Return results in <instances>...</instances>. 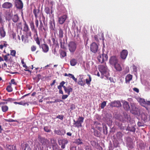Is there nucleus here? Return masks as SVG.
<instances>
[{
  "mask_svg": "<svg viewBox=\"0 0 150 150\" xmlns=\"http://www.w3.org/2000/svg\"><path fill=\"white\" fill-rule=\"evenodd\" d=\"M38 141L42 144V146H45L47 147L50 146V141L45 137L41 136L40 135L38 136Z\"/></svg>",
  "mask_w": 150,
  "mask_h": 150,
  "instance_id": "f257e3e1",
  "label": "nucleus"
},
{
  "mask_svg": "<svg viewBox=\"0 0 150 150\" xmlns=\"http://www.w3.org/2000/svg\"><path fill=\"white\" fill-rule=\"evenodd\" d=\"M131 109L130 112L133 115H138L140 113L141 111H142V109H139L136 107L135 104L134 103H131Z\"/></svg>",
  "mask_w": 150,
  "mask_h": 150,
  "instance_id": "f03ea898",
  "label": "nucleus"
},
{
  "mask_svg": "<svg viewBox=\"0 0 150 150\" xmlns=\"http://www.w3.org/2000/svg\"><path fill=\"white\" fill-rule=\"evenodd\" d=\"M65 83V82L63 81L60 83V84L62 86L63 88L65 93H67L68 95H69L70 92L73 91V88L70 86L66 87L64 86Z\"/></svg>",
  "mask_w": 150,
  "mask_h": 150,
  "instance_id": "7ed1b4c3",
  "label": "nucleus"
},
{
  "mask_svg": "<svg viewBox=\"0 0 150 150\" xmlns=\"http://www.w3.org/2000/svg\"><path fill=\"white\" fill-rule=\"evenodd\" d=\"M68 46L70 52L74 53L76 50L77 45L75 42L71 41L69 43Z\"/></svg>",
  "mask_w": 150,
  "mask_h": 150,
  "instance_id": "20e7f679",
  "label": "nucleus"
},
{
  "mask_svg": "<svg viewBox=\"0 0 150 150\" xmlns=\"http://www.w3.org/2000/svg\"><path fill=\"white\" fill-rule=\"evenodd\" d=\"M126 145L129 150H132L134 147V144L132 142V139L130 137H127Z\"/></svg>",
  "mask_w": 150,
  "mask_h": 150,
  "instance_id": "39448f33",
  "label": "nucleus"
},
{
  "mask_svg": "<svg viewBox=\"0 0 150 150\" xmlns=\"http://www.w3.org/2000/svg\"><path fill=\"white\" fill-rule=\"evenodd\" d=\"M14 5L17 9L22 10L23 7V3L21 0H15Z\"/></svg>",
  "mask_w": 150,
  "mask_h": 150,
  "instance_id": "423d86ee",
  "label": "nucleus"
},
{
  "mask_svg": "<svg viewBox=\"0 0 150 150\" xmlns=\"http://www.w3.org/2000/svg\"><path fill=\"white\" fill-rule=\"evenodd\" d=\"M109 105L112 107L120 108L122 106L119 100L112 101L109 103Z\"/></svg>",
  "mask_w": 150,
  "mask_h": 150,
  "instance_id": "0eeeda50",
  "label": "nucleus"
},
{
  "mask_svg": "<svg viewBox=\"0 0 150 150\" xmlns=\"http://www.w3.org/2000/svg\"><path fill=\"white\" fill-rule=\"evenodd\" d=\"M90 49L92 52L96 53L98 50V45L96 42H93L90 45Z\"/></svg>",
  "mask_w": 150,
  "mask_h": 150,
  "instance_id": "6e6552de",
  "label": "nucleus"
},
{
  "mask_svg": "<svg viewBox=\"0 0 150 150\" xmlns=\"http://www.w3.org/2000/svg\"><path fill=\"white\" fill-rule=\"evenodd\" d=\"M109 62L112 65H114L118 63V59L117 57L115 56H113L110 57L109 59Z\"/></svg>",
  "mask_w": 150,
  "mask_h": 150,
  "instance_id": "1a4fd4ad",
  "label": "nucleus"
},
{
  "mask_svg": "<svg viewBox=\"0 0 150 150\" xmlns=\"http://www.w3.org/2000/svg\"><path fill=\"white\" fill-rule=\"evenodd\" d=\"M84 119V117L79 116L77 120L76 121V122L74 125L75 127L78 128L80 127H82V123L83 122Z\"/></svg>",
  "mask_w": 150,
  "mask_h": 150,
  "instance_id": "9d476101",
  "label": "nucleus"
},
{
  "mask_svg": "<svg viewBox=\"0 0 150 150\" xmlns=\"http://www.w3.org/2000/svg\"><path fill=\"white\" fill-rule=\"evenodd\" d=\"M138 115L140 116L142 122H146L147 121L148 115L146 113L143 112L142 111Z\"/></svg>",
  "mask_w": 150,
  "mask_h": 150,
  "instance_id": "9b49d317",
  "label": "nucleus"
},
{
  "mask_svg": "<svg viewBox=\"0 0 150 150\" xmlns=\"http://www.w3.org/2000/svg\"><path fill=\"white\" fill-rule=\"evenodd\" d=\"M13 6V4L9 2H4L2 5V7L6 9H9Z\"/></svg>",
  "mask_w": 150,
  "mask_h": 150,
  "instance_id": "f8f14e48",
  "label": "nucleus"
},
{
  "mask_svg": "<svg viewBox=\"0 0 150 150\" xmlns=\"http://www.w3.org/2000/svg\"><path fill=\"white\" fill-rule=\"evenodd\" d=\"M139 102L143 106H144V105L145 104L150 105V101H146L143 98H140L139 99Z\"/></svg>",
  "mask_w": 150,
  "mask_h": 150,
  "instance_id": "ddd939ff",
  "label": "nucleus"
},
{
  "mask_svg": "<svg viewBox=\"0 0 150 150\" xmlns=\"http://www.w3.org/2000/svg\"><path fill=\"white\" fill-rule=\"evenodd\" d=\"M0 35L1 37L4 38L6 35V33L4 28V25H2L0 27Z\"/></svg>",
  "mask_w": 150,
  "mask_h": 150,
  "instance_id": "4468645a",
  "label": "nucleus"
},
{
  "mask_svg": "<svg viewBox=\"0 0 150 150\" xmlns=\"http://www.w3.org/2000/svg\"><path fill=\"white\" fill-rule=\"evenodd\" d=\"M67 18V16L66 15H64L59 17L58 18V21L59 24H63Z\"/></svg>",
  "mask_w": 150,
  "mask_h": 150,
  "instance_id": "2eb2a0df",
  "label": "nucleus"
},
{
  "mask_svg": "<svg viewBox=\"0 0 150 150\" xmlns=\"http://www.w3.org/2000/svg\"><path fill=\"white\" fill-rule=\"evenodd\" d=\"M54 133L59 135H64L66 133L65 130L63 129H59L57 130H55L54 131Z\"/></svg>",
  "mask_w": 150,
  "mask_h": 150,
  "instance_id": "dca6fc26",
  "label": "nucleus"
},
{
  "mask_svg": "<svg viewBox=\"0 0 150 150\" xmlns=\"http://www.w3.org/2000/svg\"><path fill=\"white\" fill-rule=\"evenodd\" d=\"M128 51L126 50H123L121 53V57L122 59H125L128 54Z\"/></svg>",
  "mask_w": 150,
  "mask_h": 150,
  "instance_id": "f3484780",
  "label": "nucleus"
},
{
  "mask_svg": "<svg viewBox=\"0 0 150 150\" xmlns=\"http://www.w3.org/2000/svg\"><path fill=\"white\" fill-rule=\"evenodd\" d=\"M12 15L11 13L10 12H7L5 13L4 17L6 20L9 21L11 19Z\"/></svg>",
  "mask_w": 150,
  "mask_h": 150,
  "instance_id": "a211bd4d",
  "label": "nucleus"
},
{
  "mask_svg": "<svg viewBox=\"0 0 150 150\" xmlns=\"http://www.w3.org/2000/svg\"><path fill=\"white\" fill-rule=\"evenodd\" d=\"M49 27L51 30H54L55 28V25L54 20H51L49 22Z\"/></svg>",
  "mask_w": 150,
  "mask_h": 150,
  "instance_id": "6ab92c4d",
  "label": "nucleus"
},
{
  "mask_svg": "<svg viewBox=\"0 0 150 150\" xmlns=\"http://www.w3.org/2000/svg\"><path fill=\"white\" fill-rule=\"evenodd\" d=\"M44 10L47 14L50 16L51 14H52V7H51V8H50L48 7H46Z\"/></svg>",
  "mask_w": 150,
  "mask_h": 150,
  "instance_id": "aec40b11",
  "label": "nucleus"
},
{
  "mask_svg": "<svg viewBox=\"0 0 150 150\" xmlns=\"http://www.w3.org/2000/svg\"><path fill=\"white\" fill-rule=\"evenodd\" d=\"M30 25L31 30L32 31H34V32L36 33V35L37 36V31L36 29L35 28L34 23L33 21H32L30 22Z\"/></svg>",
  "mask_w": 150,
  "mask_h": 150,
  "instance_id": "412c9836",
  "label": "nucleus"
},
{
  "mask_svg": "<svg viewBox=\"0 0 150 150\" xmlns=\"http://www.w3.org/2000/svg\"><path fill=\"white\" fill-rule=\"evenodd\" d=\"M41 47L43 51L44 52H47L48 51L49 47L47 44H43L42 45Z\"/></svg>",
  "mask_w": 150,
  "mask_h": 150,
  "instance_id": "4be33fe9",
  "label": "nucleus"
},
{
  "mask_svg": "<svg viewBox=\"0 0 150 150\" xmlns=\"http://www.w3.org/2000/svg\"><path fill=\"white\" fill-rule=\"evenodd\" d=\"M123 107L124 109L127 111H128L130 109V106L128 103L127 101H125L123 103Z\"/></svg>",
  "mask_w": 150,
  "mask_h": 150,
  "instance_id": "5701e85b",
  "label": "nucleus"
},
{
  "mask_svg": "<svg viewBox=\"0 0 150 150\" xmlns=\"http://www.w3.org/2000/svg\"><path fill=\"white\" fill-rule=\"evenodd\" d=\"M115 124L117 126L119 129L121 130H124V127L122 125V124L118 120L115 121Z\"/></svg>",
  "mask_w": 150,
  "mask_h": 150,
  "instance_id": "b1692460",
  "label": "nucleus"
},
{
  "mask_svg": "<svg viewBox=\"0 0 150 150\" xmlns=\"http://www.w3.org/2000/svg\"><path fill=\"white\" fill-rule=\"evenodd\" d=\"M38 29L41 32H42L43 30H44L45 31L46 30V29L44 27L41 20H40V25L38 28Z\"/></svg>",
  "mask_w": 150,
  "mask_h": 150,
  "instance_id": "393cba45",
  "label": "nucleus"
},
{
  "mask_svg": "<svg viewBox=\"0 0 150 150\" xmlns=\"http://www.w3.org/2000/svg\"><path fill=\"white\" fill-rule=\"evenodd\" d=\"M126 129V130H128L131 132H135L136 130V128L134 126H128L127 127Z\"/></svg>",
  "mask_w": 150,
  "mask_h": 150,
  "instance_id": "a878e982",
  "label": "nucleus"
},
{
  "mask_svg": "<svg viewBox=\"0 0 150 150\" xmlns=\"http://www.w3.org/2000/svg\"><path fill=\"white\" fill-rule=\"evenodd\" d=\"M58 142L59 145L61 144H64L65 145L68 143V141L67 139H64L59 140Z\"/></svg>",
  "mask_w": 150,
  "mask_h": 150,
  "instance_id": "bb28decb",
  "label": "nucleus"
},
{
  "mask_svg": "<svg viewBox=\"0 0 150 150\" xmlns=\"http://www.w3.org/2000/svg\"><path fill=\"white\" fill-rule=\"evenodd\" d=\"M113 66L117 71H121L122 70V68L120 64H118V63Z\"/></svg>",
  "mask_w": 150,
  "mask_h": 150,
  "instance_id": "cd10ccee",
  "label": "nucleus"
},
{
  "mask_svg": "<svg viewBox=\"0 0 150 150\" xmlns=\"http://www.w3.org/2000/svg\"><path fill=\"white\" fill-rule=\"evenodd\" d=\"M103 132L104 134H107L108 133V127L106 125L103 124Z\"/></svg>",
  "mask_w": 150,
  "mask_h": 150,
  "instance_id": "c85d7f7f",
  "label": "nucleus"
},
{
  "mask_svg": "<svg viewBox=\"0 0 150 150\" xmlns=\"http://www.w3.org/2000/svg\"><path fill=\"white\" fill-rule=\"evenodd\" d=\"M132 76L131 74L127 75L125 77V81L126 83H129L132 79Z\"/></svg>",
  "mask_w": 150,
  "mask_h": 150,
  "instance_id": "c756f323",
  "label": "nucleus"
},
{
  "mask_svg": "<svg viewBox=\"0 0 150 150\" xmlns=\"http://www.w3.org/2000/svg\"><path fill=\"white\" fill-rule=\"evenodd\" d=\"M123 134L121 132H119L117 133L116 137L117 139L119 140L122 139Z\"/></svg>",
  "mask_w": 150,
  "mask_h": 150,
  "instance_id": "7c9ffc66",
  "label": "nucleus"
},
{
  "mask_svg": "<svg viewBox=\"0 0 150 150\" xmlns=\"http://www.w3.org/2000/svg\"><path fill=\"white\" fill-rule=\"evenodd\" d=\"M19 19V17L17 14L14 15L13 16L12 20L13 21L14 23L17 22Z\"/></svg>",
  "mask_w": 150,
  "mask_h": 150,
  "instance_id": "2f4dec72",
  "label": "nucleus"
},
{
  "mask_svg": "<svg viewBox=\"0 0 150 150\" xmlns=\"http://www.w3.org/2000/svg\"><path fill=\"white\" fill-rule=\"evenodd\" d=\"M115 118L118 121H122L124 120L122 118V116L119 114H116L115 116Z\"/></svg>",
  "mask_w": 150,
  "mask_h": 150,
  "instance_id": "473e14b6",
  "label": "nucleus"
},
{
  "mask_svg": "<svg viewBox=\"0 0 150 150\" xmlns=\"http://www.w3.org/2000/svg\"><path fill=\"white\" fill-rule=\"evenodd\" d=\"M88 79H86V83L89 86H90L91 84V77L90 75L88 74Z\"/></svg>",
  "mask_w": 150,
  "mask_h": 150,
  "instance_id": "72a5a7b5",
  "label": "nucleus"
},
{
  "mask_svg": "<svg viewBox=\"0 0 150 150\" xmlns=\"http://www.w3.org/2000/svg\"><path fill=\"white\" fill-rule=\"evenodd\" d=\"M94 135L96 137H99L101 135V133L96 130H94Z\"/></svg>",
  "mask_w": 150,
  "mask_h": 150,
  "instance_id": "f704fd0d",
  "label": "nucleus"
},
{
  "mask_svg": "<svg viewBox=\"0 0 150 150\" xmlns=\"http://www.w3.org/2000/svg\"><path fill=\"white\" fill-rule=\"evenodd\" d=\"M25 23H24V26L23 27V31L25 32H27L29 30L28 25H27L25 21H24Z\"/></svg>",
  "mask_w": 150,
  "mask_h": 150,
  "instance_id": "c9c22d12",
  "label": "nucleus"
},
{
  "mask_svg": "<svg viewBox=\"0 0 150 150\" xmlns=\"http://www.w3.org/2000/svg\"><path fill=\"white\" fill-rule=\"evenodd\" d=\"M70 64L72 66H75L77 63V60L75 59H72L70 61Z\"/></svg>",
  "mask_w": 150,
  "mask_h": 150,
  "instance_id": "e433bc0d",
  "label": "nucleus"
},
{
  "mask_svg": "<svg viewBox=\"0 0 150 150\" xmlns=\"http://www.w3.org/2000/svg\"><path fill=\"white\" fill-rule=\"evenodd\" d=\"M98 61L101 63H103L104 61V59L102 55H99L98 57Z\"/></svg>",
  "mask_w": 150,
  "mask_h": 150,
  "instance_id": "4c0bfd02",
  "label": "nucleus"
},
{
  "mask_svg": "<svg viewBox=\"0 0 150 150\" xmlns=\"http://www.w3.org/2000/svg\"><path fill=\"white\" fill-rule=\"evenodd\" d=\"M59 37L61 39L63 36V32L62 30L60 28L59 29Z\"/></svg>",
  "mask_w": 150,
  "mask_h": 150,
  "instance_id": "58836bf2",
  "label": "nucleus"
},
{
  "mask_svg": "<svg viewBox=\"0 0 150 150\" xmlns=\"http://www.w3.org/2000/svg\"><path fill=\"white\" fill-rule=\"evenodd\" d=\"M99 70L102 73H104L106 72V69L103 66H101Z\"/></svg>",
  "mask_w": 150,
  "mask_h": 150,
  "instance_id": "ea45409f",
  "label": "nucleus"
},
{
  "mask_svg": "<svg viewBox=\"0 0 150 150\" xmlns=\"http://www.w3.org/2000/svg\"><path fill=\"white\" fill-rule=\"evenodd\" d=\"M75 143L77 145L81 144H83L82 139H78L76 140Z\"/></svg>",
  "mask_w": 150,
  "mask_h": 150,
  "instance_id": "a19ab883",
  "label": "nucleus"
},
{
  "mask_svg": "<svg viewBox=\"0 0 150 150\" xmlns=\"http://www.w3.org/2000/svg\"><path fill=\"white\" fill-rule=\"evenodd\" d=\"M60 57L61 58H63L66 56V53L65 52L61 50L60 53Z\"/></svg>",
  "mask_w": 150,
  "mask_h": 150,
  "instance_id": "79ce46f5",
  "label": "nucleus"
},
{
  "mask_svg": "<svg viewBox=\"0 0 150 150\" xmlns=\"http://www.w3.org/2000/svg\"><path fill=\"white\" fill-rule=\"evenodd\" d=\"M2 110L4 112H6L8 110V107L6 105H3L1 107Z\"/></svg>",
  "mask_w": 150,
  "mask_h": 150,
  "instance_id": "37998d69",
  "label": "nucleus"
},
{
  "mask_svg": "<svg viewBox=\"0 0 150 150\" xmlns=\"http://www.w3.org/2000/svg\"><path fill=\"white\" fill-rule=\"evenodd\" d=\"M14 103L15 104H18L19 105H25L26 104H27L28 106L29 105L27 103H24L23 102V101H21L19 102H14Z\"/></svg>",
  "mask_w": 150,
  "mask_h": 150,
  "instance_id": "c03bdc74",
  "label": "nucleus"
},
{
  "mask_svg": "<svg viewBox=\"0 0 150 150\" xmlns=\"http://www.w3.org/2000/svg\"><path fill=\"white\" fill-rule=\"evenodd\" d=\"M62 87L61 85L60 84V85L58 86L57 88L59 90V93L60 94H63V91L62 90Z\"/></svg>",
  "mask_w": 150,
  "mask_h": 150,
  "instance_id": "a18cd8bd",
  "label": "nucleus"
},
{
  "mask_svg": "<svg viewBox=\"0 0 150 150\" xmlns=\"http://www.w3.org/2000/svg\"><path fill=\"white\" fill-rule=\"evenodd\" d=\"M44 130L45 132H50L51 131L50 128L48 126L44 127Z\"/></svg>",
  "mask_w": 150,
  "mask_h": 150,
  "instance_id": "49530a36",
  "label": "nucleus"
},
{
  "mask_svg": "<svg viewBox=\"0 0 150 150\" xmlns=\"http://www.w3.org/2000/svg\"><path fill=\"white\" fill-rule=\"evenodd\" d=\"M2 13H0V24H1V25H4L5 21L3 20L2 17L1 16Z\"/></svg>",
  "mask_w": 150,
  "mask_h": 150,
  "instance_id": "de8ad7c7",
  "label": "nucleus"
},
{
  "mask_svg": "<svg viewBox=\"0 0 150 150\" xmlns=\"http://www.w3.org/2000/svg\"><path fill=\"white\" fill-rule=\"evenodd\" d=\"M59 40H60V47L62 49H64V40H63V42H62V39H59Z\"/></svg>",
  "mask_w": 150,
  "mask_h": 150,
  "instance_id": "09e8293b",
  "label": "nucleus"
},
{
  "mask_svg": "<svg viewBox=\"0 0 150 150\" xmlns=\"http://www.w3.org/2000/svg\"><path fill=\"white\" fill-rule=\"evenodd\" d=\"M39 10H36L35 8L33 11V13L35 16V17L37 18V14L39 13Z\"/></svg>",
  "mask_w": 150,
  "mask_h": 150,
  "instance_id": "8fccbe9b",
  "label": "nucleus"
},
{
  "mask_svg": "<svg viewBox=\"0 0 150 150\" xmlns=\"http://www.w3.org/2000/svg\"><path fill=\"white\" fill-rule=\"evenodd\" d=\"M3 100L6 101H7V102H12L16 100V99L13 98H9L6 99H4Z\"/></svg>",
  "mask_w": 150,
  "mask_h": 150,
  "instance_id": "3c124183",
  "label": "nucleus"
},
{
  "mask_svg": "<svg viewBox=\"0 0 150 150\" xmlns=\"http://www.w3.org/2000/svg\"><path fill=\"white\" fill-rule=\"evenodd\" d=\"M124 116L125 118V120H129L130 119V116L126 113H124Z\"/></svg>",
  "mask_w": 150,
  "mask_h": 150,
  "instance_id": "603ef678",
  "label": "nucleus"
},
{
  "mask_svg": "<svg viewBox=\"0 0 150 150\" xmlns=\"http://www.w3.org/2000/svg\"><path fill=\"white\" fill-rule=\"evenodd\" d=\"M6 90L8 92H11L12 91L13 89L10 85H8L6 88Z\"/></svg>",
  "mask_w": 150,
  "mask_h": 150,
  "instance_id": "864d4df0",
  "label": "nucleus"
},
{
  "mask_svg": "<svg viewBox=\"0 0 150 150\" xmlns=\"http://www.w3.org/2000/svg\"><path fill=\"white\" fill-rule=\"evenodd\" d=\"M35 40L36 41L37 44L39 45L40 47V48L41 45L40 44V42L39 40V38L38 37V35H37V38H35Z\"/></svg>",
  "mask_w": 150,
  "mask_h": 150,
  "instance_id": "5fc2aeb1",
  "label": "nucleus"
},
{
  "mask_svg": "<svg viewBox=\"0 0 150 150\" xmlns=\"http://www.w3.org/2000/svg\"><path fill=\"white\" fill-rule=\"evenodd\" d=\"M69 77L72 79L75 82H77V79L76 78L74 75L72 74H69Z\"/></svg>",
  "mask_w": 150,
  "mask_h": 150,
  "instance_id": "6e6d98bb",
  "label": "nucleus"
},
{
  "mask_svg": "<svg viewBox=\"0 0 150 150\" xmlns=\"http://www.w3.org/2000/svg\"><path fill=\"white\" fill-rule=\"evenodd\" d=\"M78 83L79 85L82 86H84L85 85V83H84L82 79H79V81L78 82Z\"/></svg>",
  "mask_w": 150,
  "mask_h": 150,
  "instance_id": "4d7b16f0",
  "label": "nucleus"
},
{
  "mask_svg": "<svg viewBox=\"0 0 150 150\" xmlns=\"http://www.w3.org/2000/svg\"><path fill=\"white\" fill-rule=\"evenodd\" d=\"M114 146L115 147H117L119 146V143L117 141H115L113 142Z\"/></svg>",
  "mask_w": 150,
  "mask_h": 150,
  "instance_id": "13d9d810",
  "label": "nucleus"
},
{
  "mask_svg": "<svg viewBox=\"0 0 150 150\" xmlns=\"http://www.w3.org/2000/svg\"><path fill=\"white\" fill-rule=\"evenodd\" d=\"M106 102L105 101H104L100 104V107L102 109H103L106 106Z\"/></svg>",
  "mask_w": 150,
  "mask_h": 150,
  "instance_id": "bf43d9fd",
  "label": "nucleus"
},
{
  "mask_svg": "<svg viewBox=\"0 0 150 150\" xmlns=\"http://www.w3.org/2000/svg\"><path fill=\"white\" fill-rule=\"evenodd\" d=\"M103 57L105 61H107L108 58V56L107 54H105L103 53L102 54Z\"/></svg>",
  "mask_w": 150,
  "mask_h": 150,
  "instance_id": "052dcab7",
  "label": "nucleus"
},
{
  "mask_svg": "<svg viewBox=\"0 0 150 150\" xmlns=\"http://www.w3.org/2000/svg\"><path fill=\"white\" fill-rule=\"evenodd\" d=\"M29 36L31 38H32L31 32H28L26 33L25 35V38L26 39H28Z\"/></svg>",
  "mask_w": 150,
  "mask_h": 150,
  "instance_id": "680f3d73",
  "label": "nucleus"
},
{
  "mask_svg": "<svg viewBox=\"0 0 150 150\" xmlns=\"http://www.w3.org/2000/svg\"><path fill=\"white\" fill-rule=\"evenodd\" d=\"M85 149V150H92L91 146L90 145L86 146Z\"/></svg>",
  "mask_w": 150,
  "mask_h": 150,
  "instance_id": "e2e57ef3",
  "label": "nucleus"
},
{
  "mask_svg": "<svg viewBox=\"0 0 150 150\" xmlns=\"http://www.w3.org/2000/svg\"><path fill=\"white\" fill-rule=\"evenodd\" d=\"M41 78V75L40 74L37 75L35 79L37 80L38 81Z\"/></svg>",
  "mask_w": 150,
  "mask_h": 150,
  "instance_id": "0e129e2a",
  "label": "nucleus"
},
{
  "mask_svg": "<svg viewBox=\"0 0 150 150\" xmlns=\"http://www.w3.org/2000/svg\"><path fill=\"white\" fill-rule=\"evenodd\" d=\"M6 148L10 150H11L12 149H13V146L11 145L6 144Z\"/></svg>",
  "mask_w": 150,
  "mask_h": 150,
  "instance_id": "69168bd1",
  "label": "nucleus"
},
{
  "mask_svg": "<svg viewBox=\"0 0 150 150\" xmlns=\"http://www.w3.org/2000/svg\"><path fill=\"white\" fill-rule=\"evenodd\" d=\"M91 144L93 146H95L96 145L97 143L96 142L94 141H91L90 142Z\"/></svg>",
  "mask_w": 150,
  "mask_h": 150,
  "instance_id": "338daca9",
  "label": "nucleus"
},
{
  "mask_svg": "<svg viewBox=\"0 0 150 150\" xmlns=\"http://www.w3.org/2000/svg\"><path fill=\"white\" fill-rule=\"evenodd\" d=\"M36 47L35 45H33L31 47V50L32 51L34 52L36 50Z\"/></svg>",
  "mask_w": 150,
  "mask_h": 150,
  "instance_id": "774afa93",
  "label": "nucleus"
}]
</instances>
